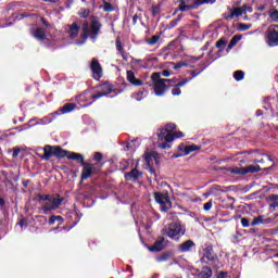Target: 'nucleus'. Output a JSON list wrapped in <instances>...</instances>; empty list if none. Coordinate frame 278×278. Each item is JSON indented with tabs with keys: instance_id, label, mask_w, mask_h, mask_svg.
<instances>
[{
	"instance_id": "obj_1",
	"label": "nucleus",
	"mask_w": 278,
	"mask_h": 278,
	"mask_svg": "<svg viewBox=\"0 0 278 278\" xmlns=\"http://www.w3.org/2000/svg\"><path fill=\"white\" fill-rule=\"evenodd\" d=\"M177 126L175 124H167L164 128H161L153 137L152 141L154 147L159 149H170V142L175 140V138H184V132L175 131Z\"/></svg>"
},
{
	"instance_id": "obj_2",
	"label": "nucleus",
	"mask_w": 278,
	"mask_h": 278,
	"mask_svg": "<svg viewBox=\"0 0 278 278\" xmlns=\"http://www.w3.org/2000/svg\"><path fill=\"white\" fill-rule=\"evenodd\" d=\"M99 31H101V22H99V18L93 17L91 21V26L85 22L83 24V34H81V40H78L75 42V45L81 46L86 43V40L88 38L92 39V42L97 41V38H99Z\"/></svg>"
},
{
	"instance_id": "obj_3",
	"label": "nucleus",
	"mask_w": 278,
	"mask_h": 278,
	"mask_svg": "<svg viewBox=\"0 0 278 278\" xmlns=\"http://www.w3.org/2000/svg\"><path fill=\"white\" fill-rule=\"evenodd\" d=\"M161 76L162 75L160 73H154L151 76L155 97H164V94H166V90H168V87L175 84V80L161 78Z\"/></svg>"
},
{
	"instance_id": "obj_4",
	"label": "nucleus",
	"mask_w": 278,
	"mask_h": 278,
	"mask_svg": "<svg viewBox=\"0 0 278 278\" xmlns=\"http://www.w3.org/2000/svg\"><path fill=\"white\" fill-rule=\"evenodd\" d=\"M163 236H167L170 240L179 242L182 236H186V227L179 222H174L166 226L163 230Z\"/></svg>"
},
{
	"instance_id": "obj_5",
	"label": "nucleus",
	"mask_w": 278,
	"mask_h": 278,
	"mask_svg": "<svg viewBox=\"0 0 278 278\" xmlns=\"http://www.w3.org/2000/svg\"><path fill=\"white\" fill-rule=\"evenodd\" d=\"M64 201V198L60 197V194H50L49 200L42 204L40 211L42 214H49V212H53L58 208H60V205H62Z\"/></svg>"
},
{
	"instance_id": "obj_6",
	"label": "nucleus",
	"mask_w": 278,
	"mask_h": 278,
	"mask_svg": "<svg viewBox=\"0 0 278 278\" xmlns=\"http://www.w3.org/2000/svg\"><path fill=\"white\" fill-rule=\"evenodd\" d=\"M121 94V91H115L114 87L112 85L105 83L98 87V91L96 94H93L91 98L93 101H97V99H101V97H110V99H114V97H118Z\"/></svg>"
},
{
	"instance_id": "obj_7",
	"label": "nucleus",
	"mask_w": 278,
	"mask_h": 278,
	"mask_svg": "<svg viewBox=\"0 0 278 278\" xmlns=\"http://www.w3.org/2000/svg\"><path fill=\"white\" fill-rule=\"evenodd\" d=\"M203 3H210V0H180L178 10H180V12H190V10H197V8L203 5Z\"/></svg>"
},
{
	"instance_id": "obj_8",
	"label": "nucleus",
	"mask_w": 278,
	"mask_h": 278,
	"mask_svg": "<svg viewBox=\"0 0 278 278\" xmlns=\"http://www.w3.org/2000/svg\"><path fill=\"white\" fill-rule=\"evenodd\" d=\"M154 199L159 205H161V212H168L170 207H173V203L170 202V198H168V193L155 192Z\"/></svg>"
},
{
	"instance_id": "obj_9",
	"label": "nucleus",
	"mask_w": 278,
	"mask_h": 278,
	"mask_svg": "<svg viewBox=\"0 0 278 278\" xmlns=\"http://www.w3.org/2000/svg\"><path fill=\"white\" fill-rule=\"evenodd\" d=\"M207 260V261H205ZM201 262L205 263V262H211L214 266V268H218V256H216V254H214V248L212 245H207L204 250H203V256L201 258Z\"/></svg>"
},
{
	"instance_id": "obj_10",
	"label": "nucleus",
	"mask_w": 278,
	"mask_h": 278,
	"mask_svg": "<svg viewBox=\"0 0 278 278\" xmlns=\"http://www.w3.org/2000/svg\"><path fill=\"white\" fill-rule=\"evenodd\" d=\"M266 42L268 47H278V25H270L267 30Z\"/></svg>"
},
{
	"instance_id": "obj_11",
	"label": "nucleus",
	"mask_w": 278,
	"mask_h": 278,
	"mask_svg": "<svg viewBox=\"0 0 278 278\" xmlns=\"http://www.w3.org/2000/svg\"><path fill=\"white\" fill-rule=\"evenodd\" d=\"M92 77L97 81L103 77V68H101V63L97 59H92L91 65H90Z\"/></svg>"
},
{
	"instance_id": "obj_12",
	"label": "nucleus",
	"mask_w": 278,
	"mask_h": 278,
	"mask_svg": "<svg viewBox=\"0 0 278 278\" xmlns=\"http://www.w3.org/2000/svg\"><path fill=\"white\" fill-rule=\"evenodd\" d=\"M79 29H81V26H79L77 22H74L73 24L65 26V31L67 36L72 38V40L79 36Z\"/></svg>"
},
{
	"instance_id": "obj_13",
	"label": "nucleus",
	"mask_w": 278,
	"mask_h": 278,
	"mask_svg": "<svg viewBox=\"0 0 278 278\" xmlns=\"http://www.w3.org/2000/svg\"><path fill=\"white\" fill-rule=\"evenodd\" d=\"M215 47L217 49H219V51L215 58L212 56V51H210V53H208V58H211L210 64H212V62H214V61L218 60V58H220V53H223V51H225V47H227V40L219 39L216 42Z\"/></svg>"
},
{
	"instance_id": "obj_14",
	"label": "nucleus",
	"mask_w": 278,
	"mask_h": 278,
	"mask_svg": "<svg viewBox=\"0 0 278 278\" xmlns=\"http://www.w3.org/2000/svg\"><path fill=\"white\" fill-rule=\"evenodd\" d=\"M30 34L33 38H36V40H39V42H45V40H47V31H45V28H33Z\"/></svg>"
},
{
	"instance_id": "obj_15",
	"label": "nucleus",
	"mask_w": 278,
	"mask_h": 278,
	"mask_svg": "<svg viewBox=\"0 0 278 278\" xmlns=\"http://www.w3.org/2000/svg\"><path fill=\"white\" fill-rule=\"evenodd\" d=\"M195 244L192 240H187L178 245L179 253H190L194 249Z\"/></svg>"
},
{
	"instance_id": "obj_16",
	"label": "nucleus",
	"mask_w": 278,
	"mask_h": 278,
	"mask_svg": "<svg viewBox=\"0 0 278 278\" xmlns=\"http://www.w3.org/2000/svg\"><path fill=\"white\" fill-rule=\"evenodd\" d=\"M92 170H94L92 164L83 163L81 181H86L92 175Z\"/></svg>"
},
{
	"instance_id": "obj_17",
	"label": "nucleus",
	"mask_w": 278,
	"mask_h": 278,
	"mask_svg": "<svg viewBox=\"0 0 278 278\" xmlns=\"http://www.w3.org/2000/svg\"><path fill=\"white\" fill-rule=\"evenodd\" d=\"M126 75L127 80L129 81V84H131V86H144V81H142L139 78H136V74L132 71H127Z\"/></svg>"
},
{
	"instance_id": "obj_18",
	"label": "nucleus",
	"mask_w": 278,
	"mask_h": 278,
	"mask_svg": "<svg viewBox=\"0 0 278 278\" xmlns=\"http://www.w3.org/2000/svg\"><path fill=\"white\" fill-rule=\"evenodd\" d=\"M141 175L142 172L138 170L137 168H134L132 170L125 174V179H127L128 181H138Z\"/></svg>"
},
{
	"instance_id": "obj_19",
	"label": "nucleus",
	"mask_w": 278,
	"mask_h": 278,
	"mask_svg": "<svg viewBox=\"0 0 278 278\" xmlns=\"http://www.w3.org/2000/svg\"><path fill=\"white\" fill-rule=\"evenodd\" d=\"M164 237H161L154 242L152 247H149V251H151L152 253H159V251H162L164 249Z\"/></svg>"
},
{
	"instance_id": "obj_20",
	"label": "nucleus",
	"mask_w": 278,
	"mask_h": 278,
	"mask_svg": "<svg viewBox=\"0 0 278 278\" xmlns=\"http://www.w3.org/2000/svg\"><path fill=\"white\" fill-rule=\"evenodd\" d=\"M149 94V91L144 88L140 89L137 92H134L131 94V99H134L135 101H142L144 100V97H147Z\"/></svg>"
},
{
	"instance_id": "obj_21",
	"label": "nucleus",
	"mask_w": 278,
	"mask_h": 278,
	"mask_svg": "<svg viewBox=\"0 0 278 278\" xmlns=\"http://www.w3.org/2000/svg\"><path fill=\"white\" fill-rule=\"evenodd\" d=\"M179 151H184L185 149V155H188L190 153H192L193 151H199V149H201V146H197V144H190V146H179L178 147Z\"/></svg>"
},
{
	"instance_id": "obj_22",
	"label": "nucleus",
	"mask_w": 278,
	"mask_h": 278,
	"mask_svg": "<svg viewBox=\"0 0 278 278\" xmlns=\"http://www.w3.org/2000/svg\"><path fill=\"white\" fill-rule=\"evenodd\" d=\"M53 149L54 147L46 146L43 148V155L41 156V160H46L47 162H49V160H51V157H53L54 155Z\"/></svg>"
},
{
	"instance_id": "obj_23",
	"label": "nucleus",
	"mask_w": 278,
	"mask_h": 278,
	"mask_svg": "<svg viewBox=\"0 0 278 278\" xmlns=\"http://www.w3.org/2000/svg\"><path fill=\"white\" fill-rule=\"evenodd\" d=\"M53 153H54V157L62 159V157H68L70 152L68 150H64L60 147H54Z\"/></svg>"
},
{
	"instance_id": "obj_24",
	"label": "nucleus",
	"mask_w": 278,
	"mask_h": 278,
	"mask_svg": "<svg viewBox=\"0 0 278 278\" xmlns=\"http://www.w3.org/2000/svg\"><path fill=\"white\" fill-rule=\"evenodd\" d=\"M267 223H270V218L264 219V215H260L251 222V227H257V225H264Z\"/></svg>"
},
{
	"instance_id": "obj_25",
	"label": "nucleus",
	"mask_w": 278,
	"mask_h": 278,
	"mask_svg": "<svg viewBox=\"0 0 278 278\" xmlns=\"http://www.w3.org/2000/svg\"><path fill=\"white\" fill-rule=\"evenodd\" d=\"M67 160H75L76 162H78L79 164H86V162H84V156L79 153H75V152H70L67 155Z\"/></svg>"
},
{
	"instance_id": "obj_26",
	"label": "nucleus",
	"mask_w": 278,
	"mask_h": 278,
	"mask_svg": "<svg viewBox=\"0 0 278 278\" xmlns=\"http://www.w3.org/2000/svg\"><path fill=\"white\" fill-rule=\"evenodd\" d=\"M198 278H212V268L205 266L202 270L198 274Z\"/></svg>"
},
{
	"instance_id": "obj_27",
	"label": "nucleus",
	"mask_w": 278,
	"mask_h": 278,
	"mask_svg": "<svg viewBox=\"0 0 278 278\" xmlns=\"http://www.w3.org/2000/svg\"><path fill=\"white\" fill-rule=\"evenodd\" d=\"M77 108V104L75 103H67L64 106L61 108L60 114H68L70 112H73Z\"/></svg>"
},
{
	"instance_id": "obj_28",
	"label": "nucleus",
	"mask_w": 278,
	"mask_h": 278,
	"mask_svg": "<svg viewBox=\"0 0 278 278\" xmlns=\"http://www.w3.org/2000/svg\"><path fill=\"white\" fill-rule=\"evenodd\" d=\"M240 40H242V35H235L228 45V51H231Z\"/></svg>"
},
{
	"instance_id": "obj_29",
	"label": "nucleus",
	"mask_w": 278,
	"mask_h": 278,
	"mask_svg": "<svg viewBox=\"0 0 278 278\" xmlns=\"http://www.w3.org/2000/svg\"><path fill=\"white\" fill-rule=\"evenodd\" d=\"M268 16L271 23H278V11L277 9H270L268 12Z\"/></svg>"
},
{
	"instance_id": "obj_30",
	"label": "nucleus",
	"mask_w": 278,
	"mask_h": 278,
	"mask_svg": "<svg viewBox=\"0 0 278 278\" xmlns=\"http://www.w3.org/2000/svg\"><path fill=\"white\" fill-rule=\"evenodd\" d=\"M245 170V175L249 173H260L262 170V168L260 167V165H249L247 167H244Z\"/></svg>"
},
{
	"instance_id": "obj_31",
	"label": "nucleus",
	"mask_w": 278,
	"mask_h": 278,
	"mask_svg": "<svg viewBox=\"0 0 278 278\" xmlns=\"http://www.w3.org/2000/svg\"><path fill=\"white\" fill-rule=\"evenodd\" d=\"M269 201V207H271L273 210H278V195H270Z\"/></svg>"
},
{
	"instance_id": "obj_32",
	"label": "nucleus",
	"mask_w": 278,
	"mask_h": 278,
	"mask_svg": "<svg viewBox=\"0 0 278 278\" xmlns=\"http://www.w3.org/2000/svg\"><path fill=\"white\" fill-rule=\"evenodd\" d=\"M242 14H244V9H242L241 7V8H235L229 16L230 18H235V16L237 17L242 16Z\"/></svg>"
},
{
	"instance_id": "obj_33",
	"label": "nucleus",
	"mask_w": 278,
	"mask_h": 278,
	"mask_svg": "<svg viewBox=\"0 0 278 278\" xmlns=\"http://www.w3.org/2000/svg\"><path fill=\"white\" fill-rule=\"evenodd\" d=\"M172 80L175 81V83H173V85L176 84L175 85L176 88H181V87L186 86V84L192 81V78H186V79H182L181 81H178V83L175 79H172Z\"/></svg>"
},
{
	"instance_id": "obj_34",
	"label": "nucleus",
	"mask_w": 278,
	"mask_h": 278,
	"mask_svg": "<svg viewBox=\"0 0 278 278\" xmlns=\"http://www.w3.org/2000/svg\"><path fill=\"white\" fill-rule=\"evenodd\" d=\"M146 42H147V45H150V47H153V45H157V42H160V36L154 35V36H152L151 39H147Z\"/></svg>"
},
{
	"instance_id": "obj_35",
	"label": "nucleus",
	"mask_w": 278,
	"mask_h": 278,
	"mask_svg": "<svg viewBox=\"0 0 278 278\" xmlns=\"http://www.w3.org/2000/svg\"><path fill=\"white\" fill-rule=\"evenodd\" d=\"M230 173H232V175H247L244 167H233Z\"/></svg>"
},
{
	"instance_id": "obj_36",
	"label": "nucleus",
	"mask_w": 278,
	"mask_h": 278,
	"mask_svg": "<svg viewBox=\"0 0 278 278\" xmlns=\"http://www.w3.org/2000/svg\"><path fill=\"white\" fill-rule=\"evenodd\" d=\"M251 27H253V25L240 23L238 25L237 29H238V31H248V29H251Z\"/></svg>"
},
{
	"instance_id": "obj_37",
	"label": "nucleus",
	"mask_w": 278,
	"mask_h": 278,
	"mask_svg": "<svg viewBox=\"0 0 278 278\" xmlns=\"http://www.w3.org/2000/svg\"><path fill=\"white\" fill-rule=\"evenodd\" d=\"M233 77H235L236 81H242V79H244V72L243 71H236L233 73Z\"/></svg>"
},
{
	"instance_id": "obj_38",
	"label": "nucleus",
	"mask_w": 278,
	"mask_h": 278,
	"mask_svg": "<svg viewBox=\"0 0 278 278\" xmlns=\"http://www.w3.org/2000/svg\"><path fill=\"white\" fill-rule=\"evenodd\" d=\"M102 9L104 12H114V7L110 2L104 1Z\"/></svg>"
},
{
	"instance_id": "obj_39",
	"label": "nucleus",
	"mask_w": 278,
	"mask_h": 278,
	"mask_svg": "<svg viewBox=\"0 0 278 278\" xmlns=\"http://www.w3.org/2000/svg\"><path fill=\"white\" fill-rule=\"evenodd\" d=\"M80 18H88L90 16V10L81 9L79 12Z\"/></svg>"
},
{
	"instance_id": "obj_40",
	"label": "nucleus",
	"mask_w": 278,
	"mask_h": 278,
	"mask_svg": "<svg viewBox=\"0 0 278 278\" xmlns=\"http://www.w3.org/2000/svg\"><path fill=\"white\" fill-rule=\"evenodd\" d=\"M172 94L173 97H179V94H181V89L175 86V88L172 89Z\"/></svg>"
},
{
	"instance_id": "obj_41",
	"label": "nucleus",
	"mask_w": 278,
	"mask_h": 278,
	"mask_svg": "<svg viewBox=\"0 0 278 278\" xmlns=\"http://www.w3.org/2000/svg\"><path fill=\"white\" fill-rule=\"evenodd\" d=\"M49 199H51V194H46V195L39 194L38 195V201H46V203H47L49 201Z\"/></svg>"
},
{
	"instance_id": "obj_42",
	"label": "nucleus",
	"mask_w": 278,
	"mask_h": 278,
	"mask_svg": "<svg viewBox=\"0 0 278 278\" xmlns=\"http://www.w3.org/2000/svg\"><path fill=\"white\" fill-rule=\"evenodd\" d=\"M242 227H251V220L249 218H241Z\"/></svg>"
},
{
	"instance_id": "obj_43",
	"label": "nucleus",
	"mask_w": 278,
	"mask_h": 278,
	"mask_svg": "<svg viewBox=\"0 0 278 278\" xmlns=\"http://www.w3.org/2000/svg\"><path fill=\"white\" fill-rule=\"evenodd\" d=\"M184 66H188V64H186L185 62H178L174 65V70L175 71H179V68L184 67Z\"/></svg>"
},
{
	"instance_id": "obj_44",
	"label": "nucleus",
	"mask_w": 278,
	"mask_h": 278,
	"mask_svg": "<svg viewBox=\"0 0 278 278\" xmlns=\"http://www.w3.org/2000/svg\"><path fill=\"white\" fill-rule=\"evenodd\" d=\"M93 160H96V162H101L103 160V154H101L100 152H96Z\"/></svg>"
},
{
	"instance_id": "obj_45",
	"label": "nucleus",
	"mask_w": 278,
	"mask_h": 278,
	"mask_svg": "<svg viewBox=\"0 0 278 278\" xmlns=\"http://www.w3.org/2000/svg\"><path fill=\"white\" fill-rule=\"evenodd\" d=\"M116 49L119 53H123V43L121 42V40H116Z\"/></svg>"
},
{
	"instance_id": "obj_46",
	"label": "nucleus",
	"mask_w": 278,
	"mask_h": 278,
	"mask_svg": "<svg viewBox=\"0 0 278 278\" xmlns=\"http://www.w3.org/2000/svg\"><path fill=\"white\" fill-rule=\"evenodd\" d=\"M241 8H242V10H244V14H247V12H249V13L253 12V8L249 7L247 4H243Z\"/></svg>"
},
{
	"instance_id": "obj_47",
	"label": "nucleus",
	"mask_w": 278,
	"mask_h": 278,
	"mask_svg": "<svg viewBox=\"0 0 278 278\" xmlns=\"http://www.w3.org/2000/svg\"><path fill=\"white\" fill-rule=\"evenodd\" d=\"M212 205H213L212 201L206 202L204 204V211L210 212V210H212Z\"/></svg>"
},
{
	"instance_id": "obj_48",
	"label": "nucleus",
	"mask_w": 278,
	"mask_h": 278,
	"mask_svg": "<svg viewBox=\"0 0 278 278\" xmlns=\"http://www.w3.org/2000/svg\"><path fill=\"white\" fill-rule=\"evenodd\" d=\"M18 153H21V148H18V147L13 148V157L14 159L18 157Z\"/></svg>"
},
{
	"instance_id": "obj_49",
	"label": "nucleus",
	"mask_w": 278,
	"mask_h": 278,
	"mask_svg": "<svg viewBox=\"0 0 278 278\" xmlns=\"http://www.w3.org/2000/svg\"><path fill=\"white\" fill-rule=\"evenodd\" d=\"M156 260L157 262H166V260H168V254H163L159 256Z\"/></svg>"
},
{
	"instance_id": "obj_50",
	"label": "nucleus",
	"mask_w": 278,
	"mask_h": 278,
	"mask_svg": "<svg viewBox=\"0 0 278 278\" xmlns=\"http://www.w3.org/2000/svg\"><path fill=\"white\" fill-rule=\"evenodd\" d=\"M179 21H181V17H180V16H178L177 20L172 21V22L169 23L170 27H177V23H179Z\"/></svg>"
},
{
	"instance_id": "obj_51",
	"label": "nucleus",
	"mask_w": 278,
	"mask_h": 278,
	"mask_svg": "<svg viewBox=\"0 0 278 278\" xmlns=\"http://www.w3.org/2000/svg\"><path fill=\"white\" fill-rule=\"evenodd\" d=\"M123 60H125V62H128L129 61V54L125 53V52H119Z\"/></svg>"
},
{
	"instance_id": "obj_52",
	"label": "nucleus",
	"mask_w": 278,
	"mask_h": 278,
	"mask_svg": "<svg viewBox=\"0 0 278 278\" xmlns=\"http://www.w3.org/2000/svg\"><path fill=\"white\" fill-rule=\"evenodd\" d=\"M227 277H228L227 271H220V273L217 275V278H227Z\"/></svg>"
},
{
	"instance_id": "obj_53",
	"label": "nucleus",
	"mask_w": 278,
	"mask_h": 278,
	"mask_svg": "<svg viewBox=\"0 0 278 278\" xmlns=\"http://www.w3.org/2000/svg\"><path fill=\"white\" fill-rule=\"evenodd\" d=\"M56 218H55V215H52L51 217H50V219H49V225H55V220Z\"/></svg>"
},
{
	"instance_id": "obj_54",
	"label": "nucleus",
	"mask_w": 278,
	"mask_h": 278,
	"mask_svg": "<svg viewBox=\"0 0 278 278\" xmlns=\"http://www.w3.org/2000/svg\"><path fill=\"white\" fill-rule=\"evenodd\" d=\"M163 77H170V72L168 70L163 71Z\"/></svg>"
},
{
	"instance_id": "obj_55",
	"label": "nucleus",
	"mask_w": 278,
	"mask_h": 278,
	"mask_svg": "<svg viewBox=\"0 0 278 278\" xmlns=\"http://www.w3.org/2000/svg\"><path fill=\"white\" fill-rule=\"evenodd\" d=\"M263 157H265V160H268V162H273V157H270V155L268 154H262Z\"/></svg>"
},
{
	"instance_id": "obj_56",
	"label": "nucleus",
	"mask_w": 278,
	"mask_h": 278,
	"mask_svg": "<svg viewBox=\"0 0 278 278\" xmlns=\"http://www.w3.org/2000/svg\"><path fill=\"white\" fill-rule=\"evenodd\" d=\"M55 220H58V223H64V218L62 216H55Z\"/></svg>"
},
{
	"instance_id": "obj_57",
	"label": "nucleus",
	"mask_w": 278,
	"mask_h": 278,
	"mask_svg": "<svg viewBox=\"0 0 278 278\" xmlns=\"http://www.w3.org/2000/svg\"><path fill=\"white\" fill-rule=\"evenodd\" d=\"M132 23H134V25H136L138 23V15L132 16Z\"/></svg>"
},
{
	"instance_id": "obj_58",
	"label": "nucleus",
	"mask_w": 278,
	"mask_h": 278,
	"mask_svg": "<svg viewBox=\"0 0 278 278\" xmlns=\"http://www.w3.org/2000/svg\"><path fill=\"white\" fill-rule=\"evenodd\" d=\"M255 164H262L264 163V159H256L254 160Z\"/></svg>"
},
{
	"instance_id": "obj_59",
	"label": "nucleus",
	"mask_w": 278,
	"mask_h": 278,
	"mask_svg": "<svg viewBox=\"0 0 278 278\" xmlns=\"http://www.w3.org/2000/svg\"><path fill=\"white\" fill-rule=\"evenodd\" d=\"M191 75H192V77H190V79H194V77H197V76L199 75V73H197V72H191Z\"/></svg>"
},
{
	"instance_id": "obj_60",
	"label": "nucleus",
	"mask_w": 278,
	"mask_h": 278,
	"mask_svg": "<svg viewBox=\"0 0 278 278\" xmlns=\"http://www.w3.org/2000/svg\"><path fill=\"white\" fill-rule=\"evenodd\" d=\"M41 23H42L43 25H46V27H49V23H47V20L41 18Z\"/></svg>"
},
{
	"instance_id": "obj_61",
	"label": "nucleus",
	"mask_w": 278,
	"mask_h": 278,
	"mask_svg": "<svg viewBox=\"0 0 278 278\" xmlns=\"http://www.w3.org/2000/svg\"><path fill=\"white\" fill-rule=\"evenodd\" d=\"M146 162H147V164H150V162H151V156H146Z\"/></svg>"
},
{
	"instance_id": "obj_62",
	"label": "nucleus",
	"mask_w": 278,
	"mask_h": 278,
	"mask_svg": "<svg viewBox=\"0 0 278 278\" xmlns=\"http://www.w3.org/2000/svg\"><path fill=\"white\" fill-rule=\"evenodd\" d=\"M130 148H131V143H128V144L126 146L125 151H129Z\"/></svg>"
},
{
	"instance_id": "obj_63",
	"label": "nucleus",
	"mask_w": 278,
	"mask_h": 278,
	"mask_svg": "<svg viewBox=\"0 0 278 278\" xmlns=\"http://www.w3.org/2000/svg\"><path fill=\"white\" fill-rule=\"evenodd\" d=\"M256 116H262V111H257Z\"/></svg>"
},
{
	"instance_id": "obj_64",
	"label": "nucleus",
	"mask_w": 278,
	"mask_h": 278,
	"mask_svg": "<svg viewBox=\"0 0 278 278\" xmlns=\"http://www.w3.org/2000/svg\"><path fill=\"white\" fill-rule=\"evenodd\" d=\"M3 203H4L3 199H0V205H3Z\"/></svg>"
}]
</instances>
